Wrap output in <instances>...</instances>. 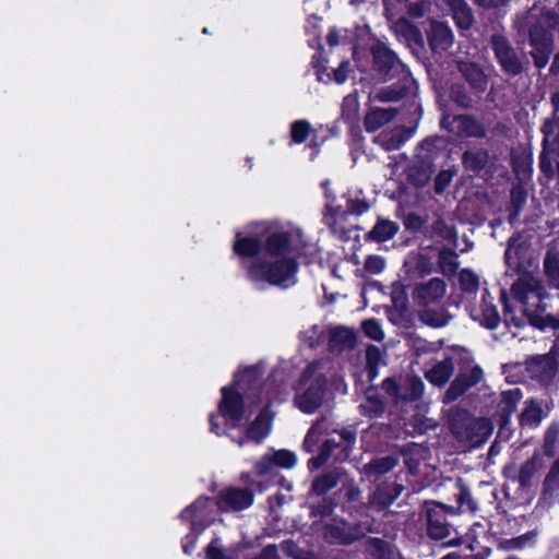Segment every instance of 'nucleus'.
I'll list each match as a JSON object with an SVG mask.
<instances>
[{
  "label": "nucleus",
  "mask_w": 559,
  "mask_h": 559,
  "mask_svg": "<svg viewBox=\"0 0 559 559\" xmlns=\"http://www.w3.org/2000/svg\"><path fill=\"white\" fill-rule=\"evenodd\" d=\"M559 492V461L550 467L545 480L543 500H551Z\"/></svg>",
  "instance_id": "nucleus-28"
},
{
  "label": "nucleus",
  "mask_w": 559,
  "mask_h": 559,
  "mask_svg": "<svg viewBox=\"0 0 559 559\" xmlns=\"http://www.w3.org/2000/svg\"><path fill=\"white\" fill-rule=\"evenodd\" d=\"M253 502V495L248 489L229 487L224 489L216 502L221 511H240L249 508Z\"/></svg>",
  "instance_id": "nucleus-10"
},
{
  "label": "nucleus",
  "mask_w": 559,
  "mask_h": 559,
  "mask_svg": "<svg viewBox=\"0 0 559 559\" xmlns=\"http://www.w3.org/2000/svg\"><path fill=\"white\" fill-rule=\"evenodd\" d=\"M428 531L430 536L437 539H441L449 534L448 526L440 521H435L431 516L428 520Z\"/></svg>",
  "instance_id": "nucleus-45"
},
{
  "label": "nucleus",
  "mask_w": 559,
  "mask_h": 559,
  "mask_svg": "<svg viewBox=\"0 0 559 559\" xmlns=\"http://www.w3.org/2000/svg\"><path fill=\"white\" fill-rule=\"evenodd\" d=\"M311 131L310 123L306 120H298L292 124L290 134L295 143L304 142Z\"/></svg>",
  "instance_id": "nucleus-37"
},
{
  "label": "nucleus",
  "mask_w": 559,
  "mask_h": 559,
  "mask_svg": "<svg viewBox=\"0 0 559 559\" xmlns=\"http://www.w3.org/2000/svg\"><path fill=\"white\" fill-rule=\"evenodd\" d=\"M325 428L324 421H317L308 431L305 441H304V448L308 452H312L314 447L320 440L321 435L323 433V430Z\"/></svg>",
  "instance_id": "nucleus-36"
},
{
  "label": "nucleus",
  "mask_w": 559,
  "mask_h": 559,
  "mask_svg": "<svg viewBox=\"0 0 559 559\" xmlns=\"http://www.w3.org/2000/svg\"><path fill=\"white\" fill-rule=\"evenodd\" d=\"M340 38H341L340 33L336 29H331L328 35V44L331 47H334L340 44Z\"/></svg>",
  "instance_id": "nucleus-55"
},
{
  "label": "nucleus",
  "mask_w": 559,
  "mask_h": 559,
  "mask_svg": "<svg viewBox=\"0 0 559 559\" xmlns=\"http://www.w3.org/2000/svg\"><path fill=\"white\" fill-rule=\"evenodd\" d=\"M533 538H534V534H532V533L524 534L520 537L513 538L510 540V548H513V549L523 548L528 543H531L533 540Z\"/></svg>",
  "instance_id": "nucleus-52"
},
{
  "label": "nucleus",
  "mask_w": 559,
  "mask_h": 559,
  "mask_svg": "<svg viewBox=\"0 0 559 559\" xmlns=\"http://www.w3.org/2000/svg\"><path fill=\"white\" fill-rule=\"evenodd\" d=\"M297 463L295 453L287 450H278L266 453L255 465L259 475H265L272 471L274 466L283 468H292Z\"/></svg>",
  "instance_id": "nucleus-14"
},
{
  "label": "nucleus",
  "mask_w": 559,
  "mask_h": 559,
  "mask_svg": "<svg viewBox=\"0 0 559 559\" xmlns=\"http://www.w3.org/2000/svg\"><path fill=\"white\" fill-rule=\"evenodd\" d=\"M311 2H312V0H306V10H307V11H308V10H311ZM320 2H321L324 7H326V5H328V0H320Z\"/></svg>",
  "instance_id": "nucleus-59"
},
{
  "label": "nucleus",
  "mask_w": 559,
  "mask_h": 559,
  "mask_svg": "<svg viewBox=\"0 0 559 559\" xmlns=\"http://www.w3.org/2000/svg\"><path fill=\"white\" fill-rule=\"evenodd\" d=\"M397 231V226L391 221H380L369 233V237L376 241L383 242L391 239Z\"/></svg>",
  "instance_id": "nucleus-30"
},
{
  "label": "nucleus",
  "mask_w": 559,
  "mask_h": 559,
  "mask_svg": "<svg viewBox=\"0 0 559 559\" xmlns=\"http://www.w3.org/2000/svg\"><path fill=\"white\" fill-rule=\"evenodd\" d=\"M473 319L488 329H495L500 321V317L496 307L491 304V301L487 300L486 296L483 298V305L480 306V309L473 312Z\"/></svg>",
  "instance_id": "nucleus-21"
},
{
  "label": "nucleus",
  "mask_w": 559,
  "mask_h": 559,
  "mask_svg": "<svg viewBox=\"0 0 559 559\" xmlns=\"http://www.w3.org/2000/svg\"><path fill=\"white\" fill-rule=\"evenodd\" d=\"M216 503L200 497L181 513V520L189 523L191 531L202 532L215 520Z\"/></svg>",
  "instance_id": "nucleus-7"
},
{
  "label": "nucleus",
  "mask_w": 559,
  "mask_h": 559,
  "mask_svg": "<svg viewBox=\"0 0 559 559\" xmlns=\"http://www.w3.org/2000/svg\"><path fill=\"white\" fill-rule=\"evenodd\" d=\"M367 365L369 369V377L373 378L377 376V365L381 359V352L377 346H369L366 352Z\"/></svg>",
  "instance_id": "nucleus-43"
},
{
  "label": "nucleus",
  "mask_w": 559,
  "mask_h": 559,
  "mask_svg": "<svg viewBox=\"0 0 559 559\" xmlns=\"http://www.w3.org/2000/svg\"><path fill=\"white\" fill-rule=\"evenodd\" d=\"M450 426L459 440L473 447L484 443L492 432L489 419L474 418L465 412H456L450 419Z\"/></svg>",
  "instance_id": "nucleus-5"
},
{
  "label": "nucleus",
  "mask_w": 559,
  "mask_h": 559,
  "mask_svg": "<svg viewBox=\"0 0 559 559\" xmlns=\"http://www.w3.org/2000/svg\"><path fill=\"white\" fill-rule=\"evenodd\" d=\"M542 462L538 455L527 460L520 469L519 481L522 486H527L533 476L540 469Z\"/></svg>",
  "instance_id": "nucleus-34"
},
{
  "label": "nucleus",
  "mask_w": 559,
  "mask_h": 559,
  "mask_svg": "<svg viewBox=\"0 0 559 559\" xmlns=\"http://www.w3.org/2000/svg\"><path fill=\"white\" fill-rule=\"evenodd\" d=\"M543 270L548 286L554 289H559V257L556 253L547 252L544 259Z\"/></svg>",
  "instance_id": "nucleus-26"
},
{
  "label": "nucleus",
  "mask_w": 559,
  "mask_h": 559,
  "mask_svg": "<svg viewBox=\"0 0 559 559\" xmlns=\"http://www.w3.org/2000/svg\"><path fill=\"white\" fill-rule=\"evenodd\" d=\"M337 484V477L334 474H328L317 478L312 484V489L318 495L326 492Z\"/></svg>",
  "instance_id": "nucleus-40"
},
{
  "label": "nucleus",
  "mask_w": 559,
  "mask_h": 559,
  "mask_svg": "<svg viewBox=\"0 0 559 559\" xmlns=\"http://www.w3.org/2000/svg\"><path fill=\"white\" fill-rule=\"evenodd\" d=\"M453 372V364L450 359L444 358L443 360L436 364L432 368L427 370L426 378L429 382L435 385H443Z\"/></svg>",
  "instance_id": "nucleus-24"
},
{
  "label": "nucleus",
  "mask_w": 559,
  "mask_h": 559,
  "mask_svg": "<svg viewBox=\"0 0 559 559\" xmlns=\"http://www.w3.org/2000/svg\"><path fill=\"white\" fill-rule=\"evenodd\" d=\"M402 92L401 91H397V90H394V88H391V87H386V88H382L380 91H378L376 94H374V99H378L380 102H395L397 99H400L402 97Z\"/></svg>",
  "instance_id": "nucleus-46"
},
{
  "label": "nucleus",
  "mask_w": 559,
  "mask_h": 559,
  "mask_svg": "<svg viewBox=\"0 0 559 559\" xmlns=\"http://www.w3.org/2000/svg\"><path fill=\"white\" fill-rule=\"evenodd\" d=\"M206 559H227L217 539H214L206 548Z\"/></svg>",
  "instance_id": "nucleus-49"
},
{
  "label": "nucleus",
  "mask_w": 559,
  "mask_h": 559,
  "mask_svg": "<svg viewBox=\"0 0 559 559\" xmlns=\"http://www.w3.org/2000/svg\"><path fill=\"white\" fill-rule=\"evenodd\" d=\"M330 185L329 181H324L322 182V187L325 191V197H326V214H325V219L328 221V224L330 225H333L335 222L334 221H331L333 217H338V216H343L345 214V211H343L341 207H334L333 206V199H331L330 197V193H329V190H328V186Z\"/></svg>",
  "instance_id": "nucleus-39"
},
{
  "label": "nucleus",
  "mask_w": 559,
  "mask_h": 559,
  "mask_svg": "<svg viewBox=\"0 0 559 559\" xmlns=\"http://www.w3.org/2000/svg\"><path fill=\"white\" fill-rule=\"evenodd\" d=\"M484 377L478 366H473L461 371L444 395V402L450 403L461 396L467 389L476 385Z\"/></svg>",
  "instance_id": "nucleus-11"
},
{
  "label": "nucleus",
  "mask_w": 559,
  "mask_h": 559,
  "mask_svg": "<svg viewBox=\"0 0 559 559\" xmlns=\"http://www.w3.org/2000/svg\"><path fill=\"white\" fill-rule=\"evenodd\" d=\"M469 157H471L469 154H467V153L464 154V163L465 164H468Z\"/></svg>",
  "instance_id": "nucleus-61"
},
{
  "label": "nucleus",
  "mask_w": 559,
  "mask_h": 559,
  "mask_svg": "<svg viewBox=\"0 0 559 559\" xmlns=\"http://www.w3.org/2000/svg\"><path fill=\"white\" fill-rule=\"evenodd\" d=\"M362 1H364V0H350V3H352V4H357V3H360V2H362Z\"/></svg>",
  "instance_id": "nucleus-63"
},
{
  "label": "nucleus",
  "mask_w": 559,
  "mask_h": 559,
  "mask_svg": "<svg viewBox=\"0 0 559 559\" xmlns=\"http://www.w3.org/2000/svg\"><path fill=\"white\" fill-rule=\"evenodd\" d=\"M401 493V488L395 485H383L377 488L370 499V504L377 509L390 506Z\"/></svg>",
  "instance_id": "nucleus-22"
},
{
  "label": "nucleus",
  "mask_w": 559,
  "mask_h": 559,
  "mask_svg": "<svg viewBox=\"0 0 559 559\" xmlns=\"http://www.w3.org/2000/svg\"><path fill=\"white\" fill-rule=\"evenodd\" d=\"M238 443H239V445H242V444H243V440H242V439H240V440L238 441Z\"/></svg>",
  "instance_id": "nucleus-64"
},
{
  "label": "nucleus",
  "mask_w": 559,
  "mask_h": 559,
  "mask_svg": "<svg viewBox=\"0 0 559 559\" xmlns=\"http://www.w3.org/2000/svg\"><path fill=\"white\" fill-rule=\"evenodd\" d=\"M382 411H383V406H382V404H381V403H376L371 412H372L373 414H379V413H381Z\"/></svg>",
  "instance_id": "nucleus-58"
},
{
  "label": "nucleus",
  "mask_w": 559,
  "mask_h": 559,
  "mask_svg": "<svg viewBox=\"0 0 559 559\" xmlns=\"http://www.w3.org/2000/svg\"><path fill=\"white\" fill-rule=\"evenodd\" d=\"M447 285L441 278H431L415 286L412 297L416 305L427 308L443 298Z\"/></svg>",
  "instance_id": "nucleus-8"
},
{
  "label": "nucleus",
  "mask_w": 559,
  "mask_h": 559,
  "mask_svg": "<svg viewBox=\"0 0 559 559\" xmlns=\"http://www.w3.org/2000/svg\"><path fill=\"white\" fill-rule=\"evenodd\" d=\"M430 46L433 50L443 51L451 47L453 35L443 23L433 22L428 34Z\"/></svg>",
  "instance_id": "nucleus-18"
},
{
  "label": "nucleus",
  "mask_w": 559,
  "mask_h": 559,
  "mask_svg": "<svg viewBox=\"0 0 559 559\" xmlns=\"http://www.w3.org/2000/svg\"><path fill=\"white\" fill-rule=\"evenodd\" d=\"M459 282L462 289L465 292H474L478 288L479 285L478 276L469 270H462L460 272Z\"/></svg>",
  "instance_id": "nucleus-38"
},
{
  "label": "nucleus",
  "mask_w": 559,
  "mask_h": 559,
  "mask_svg": "<svg viewBox=\"0 0 559 559\" xmlns=\"http://www.w3.org/2000/svg\"><path fill=\"white\" fill-rule=\"evenodd\" d=\"M383 388L392 396L403 400H417L421 396L424 384L419 378H407L402 385H397L395 381L386 379L383 382Z\"/></svg>",
  "instance_id": "nucleus-15"
},
{
  "label": "nucleus",
  "mask_w": 559,
  "mask_h": 559,
  "mask_svg": "<svg viewBox=\"0 0 559 559\" xmlns=\"http://www.w3.org/2000/svg\"><path fill=\"white\" fill-rule=\"evenodd\" d=\"M319 19L312 14L307 20V26L306 31L308 34H313V38L309 39V45L312 48H317L321 46V37L320 34L317 32Z\"/></svg>",
  "instance_id": "nucleus-44"
},
{
  "label": "nucleus",
  "mask_w": 559,
  "mask_h": 559,
  "mask_svg": "<svg viewBox=\"0 0 559 559\" xmlns=\"http://www.w3.org/2000/svg\"><path fill=\"white\" fill-rule=\"evenodd\" d=\"M392 300L396 308L404 309L407 304V296L402 285H394Z\"/></svg>",
  "instance_id": "nucleus-47"
},
{
  "label": "nucleus",
  "mask_w": 559,
  "mask_h": 559,
  "mask_svg": "<svg viewBox=\"0 0 559 559\" xmlns=\"http://www.w3.org/2000/svg\"><path fill=\"white\" fill-rule=\"evenodd\" d=\"M349 68V62H342L340 67L333 71L334 81L338 84L344 83L347 80Z\"/></svg>",
  "instance_id": "nucleus-50"
},
{
  "label": "nucleus",
  "mask_w": 559,
  "mask_h": 559,
  "mask_svg": "<svg viewBox=\"0 0 559 559\" xmlns=\"http://www.w3.org/2000/svg\"><path fill=\"white\" fill-rule=\"evenodd\" d=\"M511 294L518 302L522 316H516L506 294L501 299L504 305L506 321L514 326L524 325L527 321L531 325L544 330L559 326V319L546 312L544 300L548 298L543 281L532 273H524L513 283Z\"/></svg>",
  "instance_id": "nucleus-3"
},
{
  "label": "nucleus",
  "mask_w": 559,
  "mask_h": 559,
  "mask_svg": "<svg viewBox=\"0 0 559 559\" xmlns=\"http://www.w3.org/2000/svg\"><path fill=\"white\" fill-rule=\"evenodd\" d=\"M396 460L392 456L377 459L362 467V473L368 476H377L388 473L396 465Z\"/></svg>",
  "instance_id": "nucleus-29"
},
{
  "label": "nucleus",
  "mask_w": 559,
  "mask_h": 559,
  "mask_svg": "<svg viewBox=\"0 0 559 559\" xmlns=\"http://www.w3.org/2000/svg\"><path fill=\"white\" fill-rule=\"evenodd\" d=\"M522 397L523 395L520 389H512L501 393L500 407L507 418L513 414Z\"/></svg>",
  "instance_id": "nucleus-33"
},
{
  "label": "nucleus",
  "mask_w": 559,
  "mask_h": 559,
  "mask_svg": "<svg viewBox=\"0 0 559 559\" xmlns=\"http://www.w3.org/2000/svg\"><path fill=\"white\" fill-rule=\"evenodd\" d=\"M362 330L365 334L373 341H381L384 336L380 323L373 319L364 321Z\"/></svg>",
  "instance_id": "nucleus-42"
},
{
  "label": "nucleus",
  "mask_w": 559,
  "mask_h": 559,
  "mask_svg": "<svg viewBox=\"0 0 559 559\" xmlns=\"http://www.w3.org/2000/svg\"><path fill=\"white\" fill-rule=\"evenodd\" d=\"M384 269L385 261L382 257L376 254L367 257L364 264L365 272L371 275H377L380 274Z\"/></svg>",
  "instance_id": "nucleus-41"
},
{
  "label": "nucleus",
  "mask_w": 559,
  "mask_h": 559,
  "mask_svg": "<svg viewBox=\"0 0 559 559\" xmlns=\"http://www.w3.org/2000/svg\"><path fill=\"white\" fill-rule=\"evenodd\" d=\"M460 71L476 88H483L486 83L484 72L474 63H460Z\"/></svg>",
  "instance_id": "nucleus-32"
},
{
  "label": "nucleus",
  "mask_w": 559,
  "mask_h": 559,
  "mask_svg": "<svg viewBox=\"0 0 559 559\" xmlns=\"http://www.w3.org/2000/svg\"><path fill=\"white\" fill-rule=\"evenodd\" d=\"M329 347L332 352H342L354 347L356 337L350 329L338 326L329 333Z\"/></svg>",
  "instance_id": "nucleus-20"
},
{
  "label": "nucleus",
  "mask_w": 559,
  "mask_h": 559,
  "mask_svg": "<svg viewBox=\"0 0 559 559\" xmlns=\"http://www.w3.org/2000/svg\"><path fill=\"white\" fill-rule=\"evenodd\" d=\"M552 68H559V55L555 58Z\"/></svg>",
  "instance_id": "nucleus-60"
},
{
  "label": "nucleus",
  "mask_w": 559,
  "mask_h": 559,
  "mask_svg": "<svg viewBox=\"0 0 559 559\" xmlns=\"http://www.w3.org/2000/svg\"><path fill=\"white\" fill-rule=\"evenodd\" d=\"M448 3L453 10V17L457 26L462 29L469 28L473 16L467 4L463 0H452Z\"/></svg>",
  "instance_id": "nucleus-27"
},
{
  "label": "nucleus",
  "mask_w": 559,
  "mask_h": 559,
  "mask_svg": "<svg viewBox=\"0 0 559 559\" xmlns=\"http://www.w3.org/2000/svg\"><path fill=\"white\" fill-rule=\"evenodd\" d=\"M558 435H559V430L557 427L552 426V427L548 428L546 436H545V452L547 455H552L554 445H555Z\"/></svg>",
  "instance_id": "nucleus-48"
},
{
  "label": "nucleus",
  "mask_w": 559,
  "mask_h": 559,
  "mask_svg": "<svg viewBox=\"0 0 559 559\" xmlns=\"http://www.w3.org/2000/svg\"><path fill=\"white\" fill-rule=\"evenodd\" d=\"M492 46L499 63L507 73L515 75L521 72V62L503 37L493 36Z\"/></svg>",
  "instance_id": "nucleus-13"
},
{
  "label": "nucleus",
  "mask_w": 559,
  "mask_h": 559,
  "mask_svg": "<svg viewBox=\"0 0 559 559\" xmlns=\"http://www.w3.org/2000/svg\"><path fill=\"white\" fill-rule=\"evenodd\" d=\"M452 178L450 171H441L436 178V190L437 192L443 191Z\"/></svg>",
  "instance_id": "nucleus-53"
},
{
  "label": "nucleus",
  "mask_w": 559,
  "mask_h": 559,
  "mask_svg": "<svg viewBox=\"0 0 559 559\" xmlns=\"http://www.w3.org/2000/svg\"><path fill=\"white\" fill-rule=\"evenodd\" d=\"M528 371L532 378L537 379L543 384H549L559 378V360L552 353L537 357L528 364Z\"/></svg>",
  "instance_id": "nucleus-9"
},
{
  "label": "nucleus",
  "mask_w": 559,
  "mask_h": 559,
  "mask_svg": "<svg viewBox=\"0 0 559 559\" xmlns=\"http://www.w3.org/2000/svg\"><path fill=\"white\" fill-rule=\"evenodd\" d=\"M413 132L411 129L397 127L390 131H383L376 136L374 142L380 144L386 151H394L411 139Z\"/></svg>",
  "instance_id": "nucleus-16"
},
{
  "label": "nucleus",
  "mask_w": 559,
  "mask_h": 559,
  "mask_svg": "<svg viewBox=\"0 0 559 559\" xmlns=\"http://www.w3.org/2000/svg\"><path fill=\"white\" fill-rule=\"evenodd\" d=\"M419 320L429 326L432 328H442L447 325L451 319V316L444 309H432V308H425L421 311H419Z\"/></svg>",
  "instance_id": "nucleus-25"
},
{
  "label": "nucleus",
  "mask_w": 559,
  "mask_h": 559,
  "mask_svg": "<svg viewBox=\"0 0 559 559\" xmlns=\"http://www.w3.org/2000/svg\"><path fill=\"white\" fill-rule=\"evenodd\" d=\"M548 408L537 400H531L526 403L521 416L520 423L523 427L535 428L547 416Z\"/></svg>",
  "instance_id": "nucleus-17"
},
{
  "label": "nucleus",
  "mask_w": 559,
  "mask_h": 559,
  "mask_svg": "<svg viewBox=\"0 0 559 559\" xmlns=\"http://www.w3.org/2000/svg\"><path fill=\"white\" fill-rule=\"evenodd\" d=\"M395 116L393 108H374L369 111L365 118V128L369 132H374L383 124L391 121Z\"/></svg>",
  "instance_id": "nucleus-23"
},
{
  "label": "nucleus",
  "mask_w": 559,
  "mask_h": 559,
  "mask_svg": "<svg viewBox=\"0 0 559 559\" xmlns=\"http://www.w3.org/2000/svg\"><path fill=\"white\" fill-rule=\"evenodd\" d=\"M301 342L310 348L319 347L324 341V329L314 324L300 332Z\"/></svg>",
  "instance_id": "nucleus-31"
},
{
  "label": "nucleus",
  "mask_w": 559,
  "mask_h": 559,
  "mask_svg": "<svg viewBox=\"0 0 559 559\" xmlns=\"http://www.w3.org/2000/svg\"><path fill=\"white\" fill-rule=\"evenodd\" d=\"M393 28L396 34L403 36L406 40L418 41L420 39V32L405 19H400Z\"/></svg>",
  "instance_id": "nucleus-35"
},
{
  "label": "nucleus",
  "mask_w": 559,
  "mask_h": 559,
  "mask_svg": "<svg viewBox=\"0 0 559 559\" xmlns=\"http://www.w3.org/2000/svg\"><path fill=\"white\" fill-rule=\"evenodd\" d=\"M258 377V367H247L235 374L230 386L222 388L218 413L210 416L212 432L224 435L227 429L237 428L247 419L252 406L258 405V393L253 388Z\"/></svg>",
  "instance_id": "nucleus-2"
},
{
  "label": "nucleus",
  "mask_w": 559,
  "mask_h": 559,
  "mask_svg": "<svg viewBox=\"0 0 559 559\" xmlns=\"http://www.w3.org/2000/svg\"><path fill=\"white\" fill-rule=\"evenodd\" d=\"M531 44L533 58L537 68H544L552 52V37L548 31L534 27L531 31Z\"/></svg>",
  "instance_id": "nucleus-12"
},
{
  "label": "nucleus",
  "mask_w": 559,
  "mask_h": 559,
  "mask_svg": "<svg viewBox=\"0 0 559 559\" xmlns=\"http://www.w3.org/2000/svg\"><path fill=\"white\" fill-rule=\"evenodd\" d=\"M272 414L267 407H264L257 416L250 428L247 430V439L260 442L271 431Z\"/></svg>",
  "instance_id": "nucleus-19"
},
{
  "label": "nucleus",
  "mask_w": 559,
  "mask_h": 559,
  "mask_svg": "<svg viewBox=\"0 0 559 559\" xmlns=\"http://www.w3.org/2000/svg\"><path fill=\"white\" fill-rule=\"evenodd\" d=\"M276 556V549L274 547H266L262 555L258 559H274Z\"/></svg>",
  "instance_id": "nucleus-56"
},
{
  "label": "nucleus",
  "mask_w": 559,
  "mask_h": 559,
  "mask_svg": "<svg viewBox=\"0 0 559 559\" xmlns=\"http://www.w3.org/2000/svg\"><path fill=\"white\" fill-rule=\"evenodd\" d=\"M512 257H513V249H512V246L509 245L508 249L506 250V260L508 263H511Z\"/></svg>",
  "instance_id": "nucleus-57"
},
{
  "label": "nucleus",
  "mask_w": 559,
  "mask_h": 559,
  "mask_svg": "<svg viewBox=\"0 0 559 559\" xmlns=\"http://www.w3.org/2000/svg\"><path fill=\"white\" fill-rule=\"evenodd\" d=\"M201 532L191 531V533L188 534L183 538V540H182V549H183L185 554L189 555V554H191L194 550L195 545H197V538H198V535Z\"/></svg>",
  "instance_id": "nucleus-51"
},
{
  "label": "nucleus",
  "mask_w": 559,
  "mask_h": 559,
  "mask_svg": "<svg viewBox=\"0 0 559 559\" xmlns=\"http://www.w3.org/2000/svg\"><path fill=\"white\" fill-rule=\"evenodd\" d=\"M355 439V433L349 429L334 430L324 441L322 453L317 457H312L309 464L313 468H319L330 457H333L335 461L346 460L349 456Z\"/></svg>",
  "instance_id": "nucleus-6"
},
{
  "label": "nucleus",
  "mask_w": 559,
  "mask_h": 559,
  "mask_svg": "<svg viewBox=\"0 0 559 559\" xmlns=\"http://www.w3.org/2000/svg\"><path fill=\"white\" fill-rule=\"evenodd\" d=\"M331 370L330 361L320 360L311 362L304 371L296 395V404L301 412L311 414L321 406Z\"/></svg>",
  "instance_id": "nucleus-4"
},
{
  "label": "nucleus",
  "mask_w": 559,
  "mask_h": 559,
  "mask_svg": "<svg viewBox=\"0 0 559 559\" xmlns=\"http://www.w3.org/2000/svg\"><path fill=\"white\" fill-rule=\"evenodd\" d=\"M250 228L261 230L263 241L251 231H238L233 250L242 260L246 277L255 286L290 287L297 282V259L304 257L312 263L320 258L317 243L292 223L261 222Z\"/></svg>",
  "instance_id": "nucleus-1"
},
{
  "label": "nucleus",
  "mask_w": 559,
  "mask_h": 559,
  "mask_svg": "<svg viewBox=\"0 0 559 559\" xmlns=\"http://www.w3.org/2000/svg\"><path fill=\"white\" fill-rule=\"evenodd\" d=\"M368 206L366 204H362L361 209L358 211L359 213H362L367 211Z\"/></svg>",
  "instance_id": "nucleus-62"
},
{
  "label": "nucleus",
  "mask_w": 559,
  "mask_h": 559,
  "mask_svg": "<svg viewBox=\"0 0 559 559\" xmlns=\"http://www.w3.org/2000/svg\"><path fill=\"white\" fill-rule=\"evenodd\" d=\"M382 58L385 59V62L388 63V66L390 68L393 67L394 61H395V57H394V55L391 51H389L385 48L378 49L374 52V59H376L377 62H379L380 59H382Z\"/></svg>",
  "instance_id": "nucleus-54"
}]
</instances>
